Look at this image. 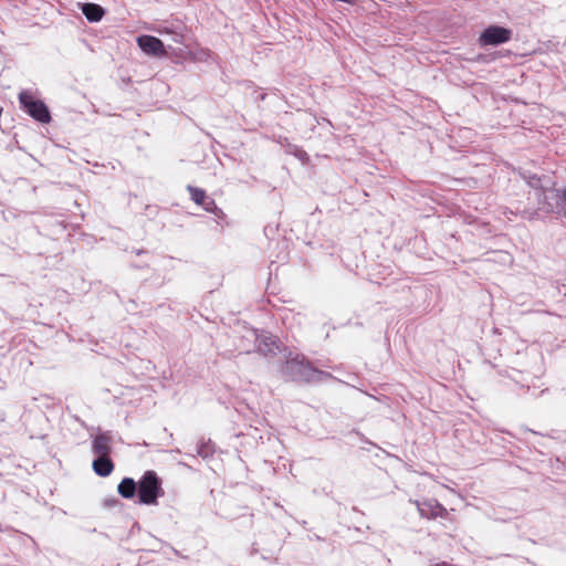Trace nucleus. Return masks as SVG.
Instances as JSON below:
<instances>
[{"label":"nucleus","mask_w":566,"mask_h":566,"mask_svg":"<svg viewBox=\"0 0 566 566\" xmlns=\"http://www.w3.org/2000/svg\"><path fill=\"white\" fill-rule=\"evenodd\" d=\"M544 198L545 199H548V198H554L555 196H557V193H555L554 190H549V191H544Z\"/></svg>","instance_id":"obj_13"},{"label":"nucleus","mask_w":566,"mask_h":566,"mask_svg":"<svg viewBox=\"0 0 566 566\" xmlns=\"http://www.w3.org/2000/svg\"><path fill=\"white\" fill-rule=\"evenodd\" d=\"M205 210L209 211V212H213V213H217V211L219 210L218 207L216 206L214 201L213 200H210L208 201L207 203H205Z\"/></svg>","instance_id":"obj_12"},{"label":"nucleus","mask_w":566,"mask_h":566,"mask_svg":"<svg viewBox=\"0 0 566 566\" xmlns=\"http://www.w3.org/2000/svg\"><path fill=\"white\" fill-rule=\"evenodd\" d=\"M543 209H545L546 211H552L553 210V206L547 203L546 206H543Z\"/></svg>","instance_id":"obj_15"},{"label":"nucleus","mask_w":566,"mask_h":566,"mask_svg":"<svg viewBox=\"0 0 566 566\" xmlns=\"http://www.w3.org/2000/svg\"><path fill=\"white\" fill-rule=\"evenodd\" d=\"M294 366H300V368L302 369L303 368V365L302 364H298L297 361H287V368L289 367H294Z\"/></svg>","instance_id":"obj_14"},{"label":"nucleus","mask_w":566,"mask_h":566,"mask_svg":"<svg viewBox=\"0 0 566 566\" xmlns=\"http://www.w3.org/2000/svg\"><path fill=\"white\" fill-rule=\"evenodd\" d=\"M19 102L22 108L35 120L40 123H49L51 115L46 105L36 99L33 94L29 91H21L19 93Z\"/></svg>","instance_id":"obj_3"},{"label":"nucleus","mask_w":566,"mask_h":566,"mask_svg":"<svg viewBox=\"0 0 566 566\" xmlns=\"http://www.w3.org/2000/svg\"><path fill=\"white\" fill-rule=\"evenodd\" d=\"M92 449L98 457H108L111 453V438L106 434L96 436Z\"/></svg>","instance_id":"obj_7"},{"label":"nucleus","mask_w":566,"mask_h":566,"mask_svg":"<svg viewBox=\"0 0 566 566\" xmlns=\"http://www.w3.org/2000/svg\"><path fill=\"white\" fill-rule=\"evenodd\" d=\"M117 491L124 499H132L137 492V483L132 478H124L118 484Z\"/></svg>","instance_id":"obj_10"},{"label":"nucleus","mask_w":566,"mask_h":566,"mask_svg":"<svg viewBox=\"0 0 566 566\" xmlns=\"http://www.w3.org/2000/svg\"><path fill=\"white\" fill-rule=\"evenodd\" d=\"M139 48L147 54L159 56L165 54L163 42L151 35H142L137 39Z\"/></svg>","instance_id":"obj_6"},{"label":"nucleus","mask_w":566,"mask_h":566,"mask_svg":"<svg viewBox=\"0 0 566 566\" xmlns=\"http://www.w3.org/2000/svg\"><path fill=\"white\" fill-rule=\"evenodd\" d=\"M412 503L417 506V510L421 517L437 518L448 516L447 509L443 505H441L437 500H415L412 501Z\"/></svg>","instance_id":"obj_4"},{"label":"nucleus","mask_w":566,"mask_h":566,"mask_svg":"<svg viewBox=\"0 0 566 566\" xmlns=\"http://www.w3.org/2000/svg\"><path fill=\"white\" fill-rule=\"evenodd\" d=\"M139 503L156 505L159 496L164 495L161 481L155 471H146L137 483Z\"/></svg>","instance_id":"obj_1"},{"label":"nucleus","mask_w":566,"mask_h":566,"mask_svg":"<svg viewBox=\"0 0 566 566\" xmlns=\"http://www.w3.org/2000/svg\"><path fill=\"white\" fill-rule=\"evenodd\" d=\"M512 35L511 30L503 27H489L480 35V42L482 45H499L510 41Z\"/></svg>","instance_id":"obj_5"},{"label":"nucleus","mask_w":566,"mask_h":566,"mask_svg":"<svg viewBox=\"0 0 566 566\" xmlns=\"http://www.w3.org/2000/svg\"><path fill=\"white\" fill-rule=\"evenodd\" d=\"M187 189L190 192L191 199L197 205H203V201L206 199V192L202 189H199V188H196L192 186H188Z\"/></svg>","instance_id":"obj_11"},{"label":"nucleus","mask_w":566,"mask_h":566,"mask_svg":"<svg viewBox=\"0 0 566 566\" xmlns=\"http://www.w3.org/2000/svg\"><path fill=\"white\" fill-rule=\"evenodd\" d=\"M93 470L99 476H108L114 470V464L108 457H98L93 461Z\"/></svg>","instance_id":"obj_8"},{"label":"nucleus","mask_w":566,"mask_h":566,"mask_svg":"<svg viewBox=\"0 0 566 566\" xmlns=\"http://www.w3.org/2000/svg\"><path fill=\"white\" fill-rule=\"evenodd\" d=\"M249 344H242L238 348L241 353H250L252 350L261 354H271L277 349L276 339L268 336L264 333H259L256 329L248 328L242 337Z\"/></svg>","instance_id":"obj_2"},{"label":"nucleus","mask_w":566,"mask_h":566,"mask_svg":"<svg viewBox=\"0 0 566 566\" xmlns=\"http://www.w3.org/2000/svg\"><path fill=\"white\" fill-rule=\"evenodd\" d=\"M82 12L90 22H98L104 15L103 8L95 3L82 4Z\"/></svg>","instance_id":"obj_9"}]
</instances>
